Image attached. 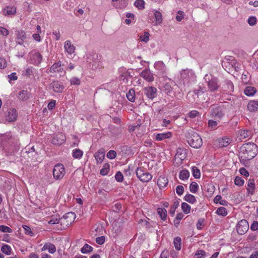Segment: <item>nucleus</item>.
Instances as JSON below:
<instances>
[{
  "instance_id": "a18cd8bd",
  "label": "nucleus",
  "mask_w": 258,
  "mask_h": 258,
  "mask_svg": "<svg viewBox=\"0 0 258 258\" xmlns=\"http://www.w3.org/2000/svg\"><path fill=\"white\" fill-rule=\"evenodd\" d=\"M149 33L146 31L144 32V35L140 36L139 38L141 41L147 43L149 40Z\"/></svg>"
},
{
  "instance_id": "2f4dec72",
  "label": "nucleus",
  "mask_w": 258,
  "mask_h": 258,
  "mask_svg": "<svg viewBox=\"0 0 258 258\" xmlns=\"http://www.w3.org/2000/svg\"><path fill=\"white\" fill-rule=\"evenodd\" d=\"M16 35L17 37V42L19 44H22L23 42L24 39L25 38V34L24 32L23 31H18L16 33Z\"/></svg>"
},
{
  "instance_id": "ddd939ff",
  "label": "nucleus",
  "mask_w": 258,
  "mask_h": 258,
  "mask_svg": "<svg viewBox=\"0 0 258 258\" xmlns=\"http://www.w3.org/2000/svg\"><path fill=\"white\" fill-rule=\"evenodd\" d=\"M157 91V89L152 86L147 87L144 89L145 94L148 98L151 100H153L156 96Z\"/></svg>"
},
{
  "instance_id": "412c9836",
  "label": "nucleus",
  "mask_w": 258,
  "mask_h": 258,
  "mask_svg": "<svg viewBox=\"0 0 258 258\" xmlns=\"http://www.w3.org/2000/svg\"><path fill=\"white\" fill-rule=\"evenodd\" d=\"M48 250L50 253H54L56 251V247L55 245L49 242H47L44 244L43 247L41 248V251Z\"/></svg>"
},
{
  "instance_id": "680f3d73",
  "label": "nucleus",
  "mask_w": 258,
  "mask_h": 258,
  "mask_svg": "<svg viewBox=\"0 0 258 258\" xmlns=\"http://www.w3.org/2000/svg\"><path fill=\"white\" fill-rule=\"evenodd\" d=\"M204 226V220L203 219H200L198 220L197 224V228L199 230L202 229Z\"/></svg>"
},
{
  "instance_id": "58836bf2",
  "label": "nucleus",
  "mask_w": 258,
  "mask_h": 258,
  "mask_svg": "<svg viewBox=\"0 0 258 258\" xmlns=\"http://www.w3.org/2000/svg\"><path fill=\"white\" fill-rule=\"evenodd\" d=\"M181 239L179 237H176L174 239L173 243L175 248L177 250H179L181 249Z\"/></svg>"
},
{
  "instance_id": "69168bd1",
  "label": "nucleus",
  "mask_w": 258,
  "mask_h": 258,
  "mask_svg": "<svg viewBox=\"0 0 258 258\" xmlns=\"http://www.w3.org/2000/svg\"><path fill=\"white\" fill-rule=\"evenodd\" d=\"M206 91H207V90H206V89L205 87H200L199 89L196 90L195 91V93L197 95H200L203 94Z\"/></svg>"
},
{
  "instance_id": "9b49d317",
  "label": "nucleus",
  "mask_w": 258,
  "mask_h": 258,
  "mask_svg": "<svg viewBox=\"0 0 258 258\" xmlns=\"http://www.w3.org/2000/svg\"><path fill=\"white\" fill-rule=\"evenodd\" d=\"M101 56L98 54L94 53L87 57V61L92 63V67L97 68L100 66Z\"/></svg>"
},
{
  "instance_id": "864d4df0",
  "label": "nucleus",
  "mask_w": 258,
  "mask_h": 258,
  "mask_svg": "<svg viewBox=\"0 0 258 258\" xmlns=\"http://www.w3.org/2000/svg\"><path fill=\"white\" fill-rule=\"evenodd\" d=\"M109 170V166L107 164H105L103 165V168L100 170V173L102 175H106L108 173Z\"/></svg>"
},
{
  "instance_id": "39448f33",
  "label": "nucleus",
  "mask_w": 258,
  "mask_h": 258,
  "mask_svg": "<svg viewBox=\"0 0 258 258\" xmlns=\"http://www.w3.org/2000/svg\"><path fill=\"white\" fill-rule=\"evenodd\" d=\"M76 214L74 212H69L66 213L60 218V223L63 228L69 226L75 220Z\"/></svg>"
},
{
  "instance_id": "3c124183",
  "label": "nucleus",
  "mask_w": 258,
  "mask_h": 258,
  "mask_svg": "<svg viewBox=\"0 0 258 258\" xmlns=\"http://www.w3.org/2000/svg\"><path fill=\"white\" fill-rule=\"evenodd\" d=\"M93 250L92 247L88 244H85L84 246L81 248V252L83 253H87L92 251Z\"/></svg>"
},
{
  "instance_id": "f8f14e48",
  "label": "nucleus",
  "mask_w": 258,
  "mask_h": 258,
  "mask_svg": "<svg viewBox=\"0 0 258 258\" xmlns=\"http://www.w3.org/2000/svg\"><path fill=\"white\" fill-rule=\"evenodd\" d=\"M66 140V137L64 134L61 133H58L55 134L52 140V143L54 145H60Z\"/></svg>"
},
{
  "instance_id": "4c0bfd02",
  "label": "nucleus",
  "mask_w": 258,
  "mask_h": 258,
  "mask_svg": "<svg viewBox=\"0 0 258 258\" xmlns=\"http://www.w3.org/2000/svg\"><path fill=\"white\" fill-rule=\"evenodd\" d=\"M30 97V94L27 91L25 90H23L21 91L19 94V99L25 100L28 99Z\"/></svg>"
},
{
  "instance_id": "4468645a",
  "label": "nucleus",
  "mask_w": 258,
  "mask_h": 258,
  "mask_svg": "<svg viewBox=\"0 0 258 258\" xmlns=\"http://www.w3.org/2000/svg\"><path fill=\"white\" fill-rule=\"evenodd\" d=\"M17 115L16 110L14 108H10L6 112V120L9 122H14L16 120Z\"/></svg>"
},
{
  "instance_id": "bf43d9fd",
  "label": "nucleus",
  "mask_w": 258,
  "mask_h": 258,
  "mask_svg": "<svg viewBox=\"0 0 258 258\" xmlns=\"http://www.w3.org/2000/svg\"><path fill=\"white\" fill-rule=\"evenodd\" d=\"M23 228L25 230V233L30 236H33V233L31 231V228L27 225H23Z\"/></svg>"
},
{
  "instance_id": "7ed1b4c3",
  "label": "nucleus",
  "mask_w": 258,
  "mask_h": 258,
  "mask_svg": "<svg viewBox=\"0 0 258 258\" xmlns=\"http://www.w3.org/2000/svg\"><path fill=\"white\" fill-rule=\"evenodd\" d=\"M204 79L207 83L208 90L211 92L217 91L220 88L218 79L217 77L211 74H206Z\"/></svg>"
},
{
  "instance_id": "0e129e2a",
  "label": "nucleus",
  "mask_w": 258,
  "mask_h": 258,
  "mask_svg": "<svg viewBox=\"0 0 258 258\" xmlns=\"http://www.w3.org/2000/svg\"><path fill=\"white\" fill-rule=\"evenodd\" d=\"M71 84L73 85H79L80 84V80L77 77H73L70 80Z\"/></svg>"
},
{
  "instance_id": "603ef678",
  "label": "nucleus",
  "mask_w": 258,
  "mask_h": 258,
  "mask_svg": "<svg viewBox=\"0 0 258 258\" xmlns=\"http://www.w3.org/2000/svg\"><path fill=\"white\" fill-rule=\"evenodd\" d=\"M218 122L213 119L208 121V126L211 130H215L217 128Z\"/></svg>"
},
{
  "instance_id": "f704fd0d",
  "label": "nucleus",
  "mask_w": 258,
  "mask_h": 258,
  "mask_svg": "<svg viewBox=\"0 0 258 258\" xmlns=\"http://www.w3.org/2000/svg\"><path fill=\"white\" fill-rule=\"evenodd\" d=\"M189 176V172L187 170L181 171L179 174V177L181 180L187 179Z\"/></svg>"
},
{
  "instance_id": "c85d7f7f",
  "label": "nucleus",
  "mask_w": 258,
  "mask_h": 258,
  "mask_svg": "<svg viewBox=\"0 0 258 258\" xmlns=\"http://www.w3.org/2000/svg\"><path fill=\"white\" fill-rule=\"evenodd\" d=\"M116 3L114 4V6L117 9H123L125 8L127 5V2L125 0H119L118 2H115Z\"/></svg>"
},
{
  "instance_id": "cd10ccee",
  "label": "nucleus",
  "mask_w": 258,
  "mask_h": 258,
  "mask_svg": "<svg viewBox=\"0 0 258 258\" xmlns=\"http://www.w3.org/2000/svg\"><path fill=\"white\" fill-rule=\"evenodd\" d=\"M256 92V89L254 87L251 86L246 87L244 90V94L246 96H248L254 95Z\"/></svg>"
},
{
  "instance_id": "8fccbe9b",
  "label": "nucleus",
  "mask_w": 258,
  "mask_h": 258,
  "mask_svg": "<svg viewBox=\"0 0 258 258\" xmlns=\"http://www.w3.org/2000/svg\"><path fill=\"white\" fill-rule=\"evenodd\" d=\"M192 71L189 70H183L181 73V77L183 79H186L189 75H192Z\"/></svg>"
},
{
  "instance_id": "0eeeda50",
  "label": "nucleus",
  "mask_w": 258,
  "mask_h": 258,
  "mask_svg": "<svg viewBox=\"0 0 258 258\" xmlns=\"http://www.w3.org/2000/svg\"><path fill=\"white\" fill-rule=\"evenodd\" d=\"M64 174L65 170L62 164H57L54 166L53 171V175L55 179H61L64 176Z\"/></svg>"
},
{
  "instance_id": "ea45409f",
  "label": "nucleus",
  "mask_w": 258,
  "mask_h": 258,
  "mask_svg": "<svg viewBox=\"0 0 258 258\" xmlns=\"http://www.w3.org/2000/svg\"><path fill=\"white\" fill-rule=\"evenodd\" d=\"M158 214L159 215L160 218L164 220L166 219L167 211L164 208H158L157 210Z\"/></svg>"
},
{
  "instance_id": "aec40b11",
  "label": "nucleus",
  "mask_w": 258,
  "mask_h": 258,
  "mask_svg": "<svg viewBox=\"0 0 258 258\" xmlns=\"http://www.w3.org/2000/svg\"><path fill=\"white\" fill-rule=\"evenodd\" d=\"M64 48L65 50L69 54H72L75 52V47L73 45L70 40H67L64 43Z\"/></svg>"
},
{
  "instance_id": "423d86ee",
  "label": "nucleus",
  "mask_w": 258,
  "mask_h": 258,
  "mask_svg": "<svg viewBox=\"0 0 258 258\" xmlns=\"http://www.w3.org/2000/svg\"><path fill=\"white\" fill-rule=\"evenodd\" d=\"M49 72L54 74L55 76H63L66 74V71L62 67L60 61L54 63L50 68Z\"/></svg>"
},
{
  "instance_id": "7c9ffc66",
  "label": "nucleus",
  "mask_w": 258,
  "mask_h": 258,
  "mask_svg": "<svg viewBox=\"0 0 258 258\" xmlns=\"http://www.w3.org/2000/svg\"><path fill=\"white\" fill-rule=\"evenodd\" d=\"M231 140L228 138H223L219 140V143L220 147H226L230 143Z\"/></svg>"
},
{
  "instance_id": "e2e57ef3",
  "label": "nucleus",
  "mask_w": 258,
  "mask_h": 258,
  "mask_svg": "<svg viewBox=\"0 0 258 258\" xmlns=\"http://www.w3.org/2000/svg\"><path fill=\"white\" fill-rule=\"evenodd\" d=\"M184 17V13L181 11H178L177 15L176 16V20L178 22H181Z\"/></svg>"
},
{
  "instance_id": "052dcab7",
  "label": "nucleus",
  "mask_w": 258,
  "mask_h": 258,
  "mask_svg": "<svg viewBox=\"0 0 258 258\" xmlns=\"http://www.w3.org/2000/svg\"><path fill=\"white\" fill-rule=\"evenodd\" d=\"M115 178L118 182H122L123 179V176L121 172L118 171L115 174Z\"/></svg>"
},
{
  "instance_id": "4be33fe9",
  "label": "nucleus",
  "mask_w": 258,
  "mask_h": 258,
  "mask_svg": "<svg viewBox=\"0 0 258 258\" xmlns=\"http://www.w3.org/2000/svg\"><path fill=\"white\" fill-rule=\"evenodd\" d=\"M16 7L8 6L3 10V15L5 16L14 15L16 13Z\"/></svg>"
},
{
  "instance_id": "c756f323",
  "label": "nucleus",
  "mask_w": 258,
  "mask_h": 258,
  "mask_svg": "<svg viewBox=\"0 0 258 258\" xmlns=\"http://www.w3.org/2000/svg\"><path fill=\"white\" fill-rule=\"evenodd\" d=\"M127 99L132 102H134L136 99L135 91L133 89H130L126 94Z\"/></svg>"
},
{
  "instance_id": "49530a36",
  "label": "nucleus",
  "mask_w": 258,
  "mask_h": 258,
  "mask_svg": "<svg viewBox=\"0 0 258 258\" xmlns=\"http://www.w3.org/2000/svg\"><path fill=\"white\" fill-rule=\"evenodd\" d=\"M216 213L218 215H221L223 217L225 216L227 214V210L225 208L221 207L220 208H218L216 210Z\"/></svg>"
},
{
  "instance_id": "a878e982",
  "label": "nucleus",
  "mask_w": 258,
  "mask_h": 258,
  "mask_svg": "<svg viewBox=\"0 0 258 258\" xmlns=\"http://www.w3.org/2000/svg\"><path fill=\"white\" fill-rule=\"evenodd\" d=\"M248 109L251 112L258 110V101H251L247 105Z\"/></svg>"
},
{
  "instance_id": "20e7f679",
  "label": "nucleus",
  "mask_w": 258,
  "mask_h": 258,
  "mask_svg": "<svg viewBox=\"0 0 258 258\" xmlns=\"http://www.w3.org/2000/svg\"><path fill=\"white\" fill-rule=\"evenodd\" d=\"M136 175L138 178L143 182H147L152 178V175L147 172L142 167H138L136 170Z\"/></svg>"
},
{
  "instance_id": "a19ab883",
  "label": "nucleus",
  "mask_w": 258,
  "mask_h": 258,
  "mask_svg": "<svg viewBox=\"0 0 258 258\" xmlns=\"http://www.w3.org/2000/svg\"><path fill=\"white\" fill-rule=\"evenodd\" d=\"M145 3L144 0H136L134 3L135 6L139 9L143 10L145 8Z\"/></svg>"
},
{
  "instance_id": "79ce46f5",
  "label": "nucleus",
  "mask_w": 258,
  "mask_h": 258,
  "mask_svg": "<svg viewBox=\"0 0 258 258\" xmlns=\"http://www.w3.org/2000/svg\"><path fill=\"white\" fill-rule=\"evenodd\" d=\"M12 248L10 246L7 244L3 245L1 247L2 251L7 255H10L11 254Z\"/></svg>"
},
{
  "instance_id": "338daca9",
  "label": "nucleus",
  "mask_w": 258,
  "mask_h": 258,
  "mask_svg": "<svg viewBox=\"0 0 258 258\" xmlns=\"http://www.w3.org/2000/svg\"><path fill=\"white\" fill-rule=\"evenodd\" d=\"M176 192L177 195L181 196L184 192V187L182 185H178L176 188Z\"/></svg>"
},
{
  "instance_id": "f3484780",
  "label": "nucleus",
  "mask_w": 258,
  "mask_h": 258,
  "mask_svg": "<svg viewBox=\"0 0 258 258\" xmlns=\"http://www.w3.org/2000/svg\"><path fill=\"white\" fill-rule=\"evenodd\" d=\"M31 55V60L32 63L35 65H38L40 63L42 57L39 52H32Z\"/></svg>"
},
{
  "instance_id": "5fc2aeb1",
  "label": "nucleus",
  "mask_w": 258,
  "mask_h": 258,
  "mask_svg": "<svg viewBox=\"0 0 258 258\" xmlns=\"http://www.w3.org/2000/svg\"><path fill=\"white\" fill-rule=\"evenodd\" d=\"M0 231L5 233H12L13 231L9 227L5 225H0Z\"/></svg>"
},
{
  "instance_id": "1a4fd4ad",
  "label": "nucleus",
  "mask_w": 258,
  "mask_h": 258,
  "mask_svg": "<svg viewBox=\"0 0 258 258\" xmlns=\"http://www.w3.org/2000/svg\"><path fill=\"white\" fill-rule=\"evenodd\" d=\"M211 114L213 117L220 119L223 116L224 113L221 107L213 105L211 106Z\"/></svg>"
},
{
  "instance_id": "393cba45",
  "label": "nucleus",
  "mask_w": 258,
  "mask_h": 258,
  "mask_svg": "<svg viewBox=\"0 0 258 258\" xmlns=\"http://www.w3.org/2000/svg\"><path fill=\"white\" fill-rule=\"evenodd\" d=\"M95 158L98 163H101L104 158V152L99 150L94 155Z\"/></svg>"
},
{
  "instance_id": "37998d69",
  "label": "nucleus",
  "mask_w": 258,
  "mask_h": 258,
  "mask_svg": "<svg viewBox=\"0 0 258 258\" xmlns=\"http://www.w3.org/2000/svg\"><path fill=\"white\" fill-rule=\"evenodd\" d=\"M163 90L167 94L170 95L172 92L173 88L169 83H167L163 87Z\"/></svg>"
},
{
  "instance_id": "c03bdc74",
  "label": "nucleus",
  "mask_w": 258,
  "mask_h": 258,
  "mask_svg": "<svg viewBox=\"0 0 258 258\" xmlns=\"http://www.w3.org/2000/svg\"><path fill=\"white\" fill-rule=\"evenodd\" d=\"M192 173L194 177L197 179L200 178L201 177V172L199 169L197 167L194 166L192 168Z\"/></svg>"
},
{
  "instance_id": "e433bc0d",
  "label": "nucleus",
  "mask_w": 258,
  "mask_h": 258,
  "mask_svg": "<svg viewBox=\"0 0 258 258\" xmlns=\"http://www.w3.org/2000/svg\"><path fill=\"white\" fill-rule=\"evenodd\" d=\"M154 17L156 21V25H159L162 21V16L161 13L159 11H156L154 13Z\"/></svg>"
},
{
  "instance_id": "09e8293b",
  "label": "nucleus",
  "mask_w": 258,
  "mask_h": 258,
  "mask_svg": "<svg viewBox=\"0 0 258 258\" xmlns=\"http://www.w3.org/2000/svg\"><path fill=\"white\" fill-rule=\"evenodd\" d=\"M181 209L185 214H188L190 211V206L186 203L181 204Z\"/></svg>"
},
{
  "instance_id": "f257e3e1",
  "label": "nucleus",
  "mask_w": 258,
  "mask_h": 258,
  "mask_svg": "<svg viewBox=\"0 0 258 258\" xmlns=\"http://www.w3.org/2000/svg\"><path fill=\"white\" fill-rule=\"evenodd\" d=\"M257 147L254 143H248L243 144L239 152L240 158L244 160H250L253 159L257 154Z\"/></svg>"
},
{
  "instance_id": "6ab92c4d",
  "label": "nucleus",
  "mask_w": 258,
  "mask_h": 258,
  "mask_svg": "<svg viewBox=\"0 0 258 258\" xmlns=\"http://www.w3.org/2000/svg\"><path fill=\"white\" fill-rule=\"evenodd\" d=\"M222 90L224 92H227L228 93L233 92L234 90V85L232 82L228 80L225 81V84L222 87Z\"/></svg>"
},
{
  "instance_id": "b1692460",
  "label": "nucleus",
  "mask_w": 258,
  "mask_h": 258,
  "mask_svg": "<svg viewBox=\"0 0 258 258\" xmlns=\"http://www.w3.org/2000/svg\"><path fill=\"white\" fill-rule=\"evenodd\" d=\"M172 134L171 132H166L160 134H157L156 135V140L158 141L164 140L166 139H169L171 137Z\"/></svg>"
},
{
  "instance_id": "473e14b6",
  "label": "nucleus",
  "mask_w": 258,
  "mask_h": 258,
  "mask_svg": "<svg viewBox=\"0 0 258 258\" xmlns=\"http://www.w3.org/2000/svg\"><path fill=\"white\" fill-rule=\"evenodd\" d=\"M239 140L245 139L250 136V133L246 130H242L239 131Z\"/></svg>"
},
{
  "instance_id": "dca6fc26",
  "label": "nucleus",
  "mask_w": 258,
  "mask_h": 258,
  "mask_svg": "<svg viewBox=\"0 0 258 258\" xmlns=\"http://www.w3.org/2000/svg\"><path fill=\"white\" fill-rule=\"evenodd\" d=\"M141 76L146 81L151 82L154 80V77L153 73L150 70L146 69L142 71L140 74Z\"/></svg>"
},
{
  "instance_id": "bb28decb",
  "label": "nucleus",
  "mask_w": 258,
  "mask_h": 258,
  "mask_svg": "<svg viewBox=\"0 0 258 258\" xmlns=\"http://www.w3.org/2000/svg\"><path fill=\"white\" fill-rule=\"evenodd\" d=\"M247 190L248 192L251 195H253L255 190V183L253 179H249L247 183Z\"/></svg>"
},
{
  "instance_id": "5701e85b",
  "label": "nucleus",
  "mask_w": 258,
  "mask_h": 258,
  "mask_svg": "<svg viewBox=\"0 0 258 258\" xmlns=\"http://www.w3.org/2000/svg\"><path fill=\"white\" fill-rule=\"evenodd\" d=\"M168 183V179L165 176H160L158 179L157 184L161 189L166 186Z\"/></svg>"
},
{
  "instance_id": "de8ad7c7",
  "label": "nucleus",
  "mask_w": 258,
  "mask_h": 258,
  "mask_svg": "<svg viewBox=\"0 0 258 258\" xmlns=\"http://www.w3.org/2000/svg\"><path fill=\"white\" fill-rule=\"evenodd\" d=\"M199 185L196 182L193 181L189 185V190L192 193H196L198 189Z\"/></svg>"
},
{
  "instance_id": "a211bd4d",
  "label": "nucleus",
  "mask_w": 258,
  "mask_h": 258,
  "mask_svg": "<svg viewBox=\"0 0 258 258\" xmlns=\"http://www.w3.org/2000/svg\"><path fill=\"white\" fill-rule=\"evenodd\" d=\"M186 157V151L183 148H178L175 155V159L178 160L179 162H181Z\"/></svg>"
},
{
  "instance_id": "774afa93",
  "label": "nucleus",
  "mask_w": 258,
  "mask_h": 258,
  "mask_svg": "<svg viewBox=\"0 0 258 258\" xmlns=\"http://www.w3.org/2000/svg\"><path fill=\"white\" fill-rule=\"evenodd\" d=\"M9 32L8 29L4 27H0V35L7 36L9 35Z\"/></svg>"
},
{
  "instance_id": "2eb2a0df",
  "label": "nucleus",
  "mask_w": 258,
  "mask_h": 258,
  "mask_svg": "<svg viewBox=\"0 0 258 258\" xmlns=\"http://www.w3.org/2000/svg\"><path fill=\"white\" fill-rule=\"evenodd\" d=\"M154 67L158 71L159 75H163L166 73V68L165 64L162 61L155 62Z\"/></svg>"
},
{
  "instance_id": "72a5a7b5",
  "label": "nucleus",
  "mask_w": 258,
  "mask_h": 258,
  "mask_svg": "<svg viewBox=\"0 0 258 258\" xmlns=\"http://www.w3.org/2000/svg\"><path fill=\"white\" fill-rule=\"evenodd\" d=\"M83 154V152L79 149L73 150L72 155L75 159H80L82 158Z\"/></svg>"
},
{
  "instance_id": "c9c22d12",
  "label": "nucleus",
  "mask_w": 258,
  "mask_h": 258,
  "mask_svg": "<svg viewBox=\"0 0 258 258\" xmlns=\"http://www.w3.org/2000/svg\"><path fill=\"white\" fill-rule=\"evenodd\" d=\"M184 199L190 204H193L196 202L195 197L191 194H186L184 196Z\"/></svg>"
},
{
  "instance_id": "9d476101",
  "label": "nucleus",
  "mask_w": 258,
  "mask_h": 258,
  "mask_svg": "<svg viewBox=\"0 0 258 258\" xmlns=\"http://www.w3.org/2000/svg\"><path fill=\"white\" fill-rule=\"evenodd\" d=\"M49 88H51L55 93H61L63 91L64 87L62 83L58 81H53L49 85Z\"/></svg>"
},
{
  "instance_id": "13d9d810",
  "label": "nucleus",
  "mask_w": 258,
  "mask_h": 258,
  "mask_svg": "<svg viewBox=\"0 0 258 258\" xmlns=\"http://www.w3.org/2000/svg\"><path fill=\"white\" fill-rule=\"evenodd\" d=\"M107 157L110 159H113L115 158L116 156V153L114 150H110L107 153L106 155Z\"/></svg>"
},
{
  "instance_id": "f03ea898",
  "label": "nucleus",
  "mask_w": 258,
  "mask_h": 258,
  "mask_svg": "<svg viewBox=\"0 0 258 258\" xmlns=\"http://www.w3.org/2000/svg\"><path fill=\"white\" fill-rule=\"evenodd\" d=\"M188 135L187 141L191 147L198 149L202 146L203 141L199 134L192 131H190L188 132Z\"/></svg>"
},
{
  "instance_id": "6e6d98bb",
  "label": "nucleus",
  "mask_w": 258,
  "mask_h": 258,
  "mask_svg": "<svg viewBox=\"0 0 258 258\" xmlns=\"http://www.w3.org/2000/svg\"><path fill=\"white\" fill-rule=\"evenodd\" d=\"M256 18L254 16H251L247 20V23L250 26L255 25L256 23Z\"/></svg>"
},
{
  "instance_id": "6e6552de",
  "label": "nucleus",
  "mask_w": 258,
  "mask_h": 258,
  "mask_svg": "<svg viewBox=\"0 0 258 258\" xmlns=\"http://www.w3.org/2000/svg\"><path fill=\"white\" fill-rule=\"evenodd\" d=\"M248 227V222L244 219L241 220L237 224V231L239 234L242 235L247 231Z\"/></svg>"
},
{
  "instance_id": "4d7b16f0",
  "label": "nucleus",
  "mask_w": 258,
  "mask_h": 258,
  "mask_svg": "<svg viewBox=\"0 0 258 258\" xmlns=\"http://www.w3.org/2000/svg\"><path fill=\"white\" fill-rule=\"evenodd\" d=\"M234 183L238 186H242L244 184V180L239 176H236L234 180Z\"/></svg>"
}]
</instances>
